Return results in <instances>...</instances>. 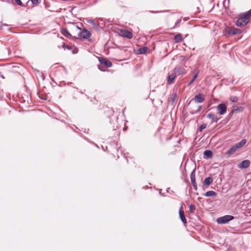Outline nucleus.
I'll return each instance as SVG.
<instances>
[{"mask_svg":"<svg viewBox=\"0 0 251 251\" xmlns=\"http://www.w3.org/2000/svg\"><path fill=\"white\" fill-rule=\"evenodd\" d=\"M217 111L220 115H224L226 112L227 107L225 103H220L218 105Z\"/></svg>","mask_w":251,"mask_h":251,"instance_id":"5","label":"nucleus"},{"mask_svg":"<svg viewBox=\"0 0 251 251\" xmlns=\"http://www.w3.org/2000/svg\"><path fill=\"white\" fill-rule=\"evenodd\" d=\"M207 118L211 119L212 123H216L218 121L220 118H217L214 114L212 113H208L207 115Z\"/></svg>","mask_w":251,"mask_h":251,"instance_id":"15","label":"nucleus"},{"mask_svg":"<svg viewBox=\"0 0 251 251\" xmlns=\"http://www.w3.org/2000/svg\"><path fill=\"white\" fill-rule=\"evenodd\" d=\"M181 20L180 19L177 21V22L175 24V26H177L179 25V24L181 22Z\"/></svg>","mask_w":251,"mask_h":251,"instance_id":"35","label":"nucleus"},{"mask_svg":"<svg viewBox=\"0 0 251 251\" xmlns=\"http://www.w3.org/2000/svg\"><path fill=\"white\" fill-rule=\"evenodd\" d=\"M121 34L123 37L128 39H131L133 36L132 32L127 29L121 30Z\"/></svg>","mask_w":251,"mask_h":251,"instance_id":"9","label":"nucleus"},{"mask_svg":"<svg viewBox=\"0 0 251 251\" xmlns=\"http://www.w3.org/2000/svg\"><path fill=\"white\" fill-rule=\"evenodd\" d=\"M179 215L180 219H181V221L182 222V223L184 224H186L187 223V220L185 217L184 212L183 210L182 206H181L179 208Z\"/></svg>","mask_w":251,"mask_h":251,"instance_id":"10","label":"nucleus"},{"mask_svg":"<svg viewBox=\"0 0 251 251\" xmlns=\"http://www.w3.org/2000/svg\"><path fill=\"white\" fill-rule=\"evenodd\" d=\"M174 71L175 74L176 73L178 75H182L185 74V69L181 67H176Z\"/></svg>","mask_w":251,"mask_h":251,"instance_id":"12","label":"nucleus"},{"mask_svg":"<svg viewBox=\"0 0 251 251\" xmlns=\"http://www.w3.org/2000/svg\"><path fill=\"white\" fill-rule=\"evenodd\" d=\"M150 12L151 13L156 14V13L165 12V11H162V10H161V11H150Z\"/></svg>","mask_w":251,"mask_h":251,"instance_id":"31","label":"nucleus"},{"mask_svg":"<svg viewBox=\"0 0 251 251\" xmlns=\"http://www.w3.org/2000/svg\"><path fill=\"white\" fill-rule=\"evenodd\" d=\"M46 7H48V4H46Z\"/></svg>","mask_w":251,"mask_h":251,"instance_id":"37","label":"nucleus"},{"mask_svg":"<svg viewBox=\"0 0 251 251\" xmlns=\"http://www.w3.org/2000/svg\"><path fill=\"white\" fill-rule=\"evenodd\" d=\"M243 110H244V108L242 106H239V107L235 106L233 108V109L232 110V112L236 113L238 111L241 112V111H243Z\"/></svg>","mask_w":251,"mask_h":251,"instance_id":"23","label":"nucleus"},{"mask_svg":"<svg viewBox=\"0 0 251 251\" xmlns=\"http://www.w3.org/2000/svg\"><path fill=\"white\" fill-rule=\"evenodd\" d=\"M62 48H63L64 49H66L68 50H71L72 49V47L71 46L66 45L64 43H63Z\"/></svg>","mask_w":251,"mask_h":251,"instance_id":"26","label":"nucleus"},{"mask_svg":"<svg viewBox=\"0 0 251 251\" xmlns=\"http://www.w3.org/2000/svg\"><path fill=\"white\" fill-rule=\"evenodd\" d=\"M174 40L176 43H180L182 41L181 35L178 34L175 36Z\"/></svg>","mask_w":251,"mask_h":251,"instance_id":"21","label":"nucleus"},{"mask_svg":"<svg viewBox=\"0 0 251 251\" xmlns=\"http://www.w3.org/2000/svg\"><path fill=\"white\" fill-rule=\"evenodd\" d=\"M251 164L249 160H245L238 164V167L240 169H243L248 168Z\"/></svg>","mask_w":251,"mask_h":251,"instance_id":"7","label":"nucleus"},{"mask_svg":"<svg viewBox=\"0 0 251 251\" xmlns=\"http://www.w3.org/2000/svg\"><path fill=\"white\" fill-rule=\"evenodd\" d=\"M212 152L210 150H206L204 151L203 154L207 159L211 158L212 157Z\"/></svg>","mask_w":251,"mask_h":251,"instance_id":"19","label":"nucleus"},{"mask_svg":"<svg viewBox=\"0 0 251 251\" xmlns=\"http://www.w3.org/2000/svg\"><path fill=\"white\" fill-rule=\"evenodd\" d=\"M247 140L246 139H242L240 142L236 143L234 145L236 148L238 149L242 148L246 144Z\"/></svg>","mask_w":251,"mask_h":251,"instance_id":"16","label":"nucleus"},{"mask_svg":"<svg viewBox=\"0 0 251 251\" xmlns=\"http://www.w3.org/2000/svg\"><path fill=\"white\" fill-rule=\"evenodd\" d=\"M223 33L226 35V34H228V35H234L240 34L242 33V31L239 28L234 27H228L225 29Z\"/></svg>","mask_w":251,"mask_h":251,"instance_id":"3","label":"nucleus"},{"mask_svg":"<svg viewBox=\"0 0 251 251\" xmlns=\"http://www.w3.org/2000/svg\"><path fill=\"white\" fill-rule=\"evenodd\" d=\"M33 4H37L38 3L39 0H30Z\"/></svg>","mask_w":251,"mask_h":251,"instance_id":"34","label":"nucleus"},{"mask_svg":"<svg viewBox=\"0 0 251 251\" xmlns=\"http://www.w3.org/2000/svg\"><path fill=\"white\" fill-rule=\"evenodd\" d=\"M251 18V9L246 12L240 14L235 24L238 27L245 26L249 23Z\"/></svg>","mask_w":251,"mask_h":251,"instance_id":"1","label":"nucleus"},{"mask_svg":"<svg viewBox=\"0 0 251 251\" xmlns=\"http://www.w3.org/2000/svg\"><path fill=\"white\" fill-rule=\"evenodd\" d=\"M191 100H194L197 103H201L204 100V97L201 94L199 93L195 95Z\"/></svg>","mask_w":251,"mask_h":251,"instance_id":"8","label":"nucleus"},{"mask_svg":"<svg viewBox=\"0 0 251 251\" xmlns=\"http://www.w3.org/2000/svg\"><path fill=\"white\" fill-rule=\"evenodd\" d=\"M61 33L66 37L67 38H72L73 36L70 33V32L68 30L67 28H63L61 29Z\"/></svg>","mask_w":251,"mask_h":251,"instance_id":"14","label":"nucleus"},{"mask_svg":"<svg viewBox=\"0 0 251 251\" xmlns=\"http://www.w3.org/2000/svg\"><path fill=\"white\" fill-rule=\"evenodd\" d=\"M15 1L16 2V3L19 5H20V6H23V4L22 3V2L21 1V0H15Z\"/></svg>","mask_w":251,"mask_h":251,"instance_id":"32","label":"nucleus"},{"mask_svg":"<svg viewBox=\"0 0 251 251\" xmlns=\"http://www.w3.org/2000/svg\"><path fill=\"white\" fill-rule=\"evenodd\" d=\"M199 73H200V70L198 68H196L194 70V71H193V78L191 80V81H190L189 84H188V86L191 85L194 82V81L196 80V79L198 76Z\"/></svg>","mask_w":251,"mask_h":251,"instance_id":"11","label":"nucleus"},{"mask_svg":"<svg viewBox=\"0 0 251 251\" xmlns=\"http://www.w3.org/2000/svg\"><path fill=\"white\" fill-rule=\"evenodd\" d=\"M70 28L72 30L74 31L81 30L78 33V35L83 39H88L92 35V33L91 31L85 28H83L81 30L80 27H78L77 25H76L74 23H72L71 24Z\"/></svg>","mask_w":251,"mask_h":251,"instance_id":"2","label":"nucleus"},{"mask_svg":"<svg viewBox=\"0 0 251 251\" xmlns=\"http://www.w3.org/2000/svg\"><path fill=\"white\" fill-rule=\"evenodd\" d=\"M205 197H216L217 196V193L213 191H209L206 192L205 193L203 194Z\"/></svg>","mask_w":251,"mask_h":251,"instance_id":"18","label":"nucleus"},{"mask_svg":"<svg viewBox=\"0 0 251 251\" xmlns=\"http://www.w3.org/2000/svg\"><path fill=\"white\" fill-rule=\"evenodd\" d=\"M99 61L100 63L106 68H110L112 66V64L110 61L103 57H99Z\"/></svg>","mask_w":251,"mask_h":251,"instance_id":"6","label":"nucleus"},{"mask_svg":"<svg viewBox=\"0 0 251 251\" xmlns=\"http://www.w3.org/2000/svg\"><path fill=\"white\" fill-rule=\"evenodd\" d=\"M98 67L99 69L101 71H105V69L106 68V67H104V66H103V65H102L101 64L100 65H98Z\"/></svg>","mask_w":251,"mask_h":251,"instance_id":"27","label":"nucleus"},{"mask_svg":"<svg viewBox=\"0 0 251 251\" xmlns=\"http://www.w3.org/2000/svg\"><path fill=\"white\" fill-rule=\"evenodd\" d=\"M176 77V75L175 73H172L168 76L167 78V84L169 85L172 84L174 83V80Z\"/></svg>","mask_w":251,"mask_h":251,"instance_id":"13","label":"nucleus"},{"mask_svg":"<svg viewBox=\"0 0 251 251\" xmlns=\"http://www.w3.org/2000/svg\"><path fill=\"white\" fill-rule=\"evenodd\" d=\"M190 178L191 183L195 182L196 181V177H195V169H194L191 173L190 175Z\"/></svg>","mask_w":251,"mask_h":251,"instance_id":"22","label":"nucleus"},{"mask_svg":"<svg viewBox=\"0 0 251 251\" xmlns=\"http://www.w3.org/2000/svg\"><path fill=\"white\" fill-rule=\"evenodd\" d=\"M230 100L231 101L234 102H236L238 100V97H237L236 96H231L230 98Z\"/></svg>","mask_w":251,"mask_h":251,"instance_id":"28","label":"nucleus"},{"mask_svg":"<svg viewBox=\"0 0 251 251\" xmlns=\"http://www.w3.org/2000/svg\"><path fill=\"white\" fill-rule=\"evenodd\" d=\"M233 216L231 215H226L225 216L218 218L217 220V222L219 224H224L233 220Z\"/></svg>","mask_w":251,"mask_h":251,"instance_id":"4","label":"nucleus"},{"mask_svg":"<svg viewBox=\"0 0 251 251\" xmlns=\"http://www.w3.org/2000/svg\"><path fill=\"white\" fill-rule=\"evenodd\" d=\"M148 50V48L147 47H143L140 48L138 50L139 53L144 54Z\"/></svg>","mask_w":251,"mask_h":251,"instance_id":"24","label":"nucleus"},{"mask_svg":"<svg viewBox=\"0 0 251 251\" xmlns=\"http://www.w3.org/2000/svg\"><path fill=\"white\" fill-rule=\"evenodd\" d=\"M192 185H193V186L194 187V189L195 190H197L198 187H197V184H196V182L192 183Z\"/></svg>","mask_w":251,"mask_h":251,"instance_id":"33","label":"nucleus"},{"mask_svg":"<svg viewBox=\"0 0 251 251\" xmlns=\"http://www.w3.org/2000/svg\"><path fill=\"white\" fill-rule=\"evenodd\" d=\"M206 127V125L205 124H202L199 127V130L200 131H201L203 129H205Z\"/></svg>","mask_w":251,"mask_h":251,"instance_id":"30","label":"nucleus"},{"mask_svg":"<svg viewBox=\"0 0 251 251\" xmlns=\"http://www.w3.org/2000/svg\"><path fill=\"white\" fill-rule=\"evenodd\" d=\"M189 209L190 212L194 213L195 210V209H196V207H195V206L194 205L191 204L189 206Z\"/></svg>","mask_w":251,"mask_h":251,"instance_id":"25","label":"nucleus"},{"mask_svg":"<svg viewBox=\"0 0 251 251\" xmlns=\"http://www.w3.org/2000/svg\"><path fill=\"white\" fill-rule=\"evenodd\" d=\"M86 21L88 23L91 24L94 26L95 25V23L94 20L90 19H87Z\"/></svg>","mask_w":251,"mask_h":251,"instance_id":"29","label":"nucleus"},{"mask_svg":"<svg viewBox=\"0 0 251 251\" xmlns=\"http://www.w3.org/2000/svg\"><path fill=\"white\" fill-rule=\"evenodd\" d=\"M213 181V178L211 177H208L205 178L203 181V184L207 186H209Z\"/></svg>","mask_w":251,"mask_h":251,"instance_id":"17","label":"nucleus"},{"mask_svg":"<svg viewBox=\"0 0 251 251\" xmlns=\"http://www.w3.org/2000/svg\"><path fill=\"white\" fill-rule=\"evenodd\" d=\"M202 107L201 105H199L198 107L196 112H200L201 110Z\"/></svg>","mask_w":251,"mask_h":251,"instance_id":"36","label":"nucleus"},{"mask_svg":"<svg viewBox=\"0 0 251 251\" xmlns=\"http://www.w3.org/2000/svg\"><path fill=\"white\" fill-rule=\"evenodd\" d=\"M237 150V149L236 148L235 146L234 145L231 147L227 151V154L228 155H231L234 152H235Z\"/></svg>","mask_w":251,"mask_h":251,"instance_id":"20","label":"nucleus"}]
</instances>
